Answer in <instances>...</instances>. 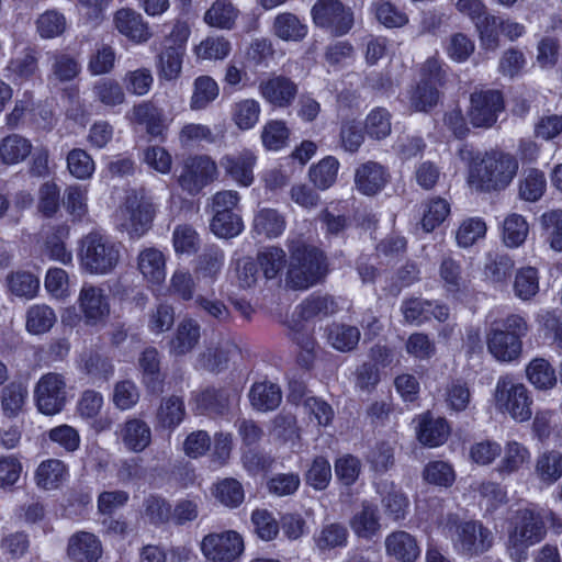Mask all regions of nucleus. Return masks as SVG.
I'll list each match as a JSON object with an SVG mask.
<instances>
[{
  "label": "nucleus",
  "mask_w": 562,
  "mask_h": 562,
  "mask_svg": "<svg viewBox=\"0 0 562 562\" xmlns=\"http://www.w3.org/2000/svg\"><path fill=\"white\" fill-rule=\"evenodd\" d=\"M290 263L286 285L293 290H306L318 283L326 274L323 252L307 245L301 237L289 239Z\"/></svg>",
  "instance_id": "obj_1"
},
{
  "label": "nucleus",
  "mask_w": 562,
  "mask_h": 562,
  "mask_svg": "<svg viewBox=\"0 0 562 562\" xmlns=\"http://www.w3.org/2000/svg\"><path fill=\"white\" fill-rule=\"evenodd\" d=\"M78 257L85 272L105 276L120 262L121 244L100 232H91L81 238Z\"/></svg>",
  "instance_id": "obj_2"
},
{
  "label": "nucleus",
  "mask_w": 562,
  "mask_h": 562,
  "mask_svg": "<svg viewBox=\"0 0 562 562\" xmlns=\"http://www.w3.org/2000/svg\"><path fill=\"white\" fill-rule=\"evenodd\" d=\"M528 331L529 325L525 317L509 314L492 324L486 336L487 349L499 361H514L521 355L522 338Z\"/></svg>",
  "instance_id": "obj_3"
},
{
  "label": "nucleus",
  "mask_w": 562,
  "mask_h": 562,
  "mask_svg": "<svg viewBox=\"0 0 562 562\" xmlns=\"http://www.w3.org/2000/svg\"><path fill=\"white\" fill-rule=\"evenodd\" d=\"M546 525L539 512L520 508L512 516L508 528L507 552L521 562L528 558L530 547L539 543L546 536Z\"/></svg>",
  "instance_id": "obj_4"
},
{
  "label": "nucleus",
  "mask_w": 562,
  "mask_h": 562,
  "mask_svg": "<svg viewBox=\"0 0 562 562\" xmlns=\"http://www.w3.org/2000/svg\"><path fill=\"white\" fill-rule=\"evenodd\" d=\"M454 549L467 557H479L494 543V533L479 520H460L450 516L445 525Z\"/></svg>",
  "instance_id": "obj_5"
},
{
  "label": "nucleus",
  "mask_w": 562,
  "mask_h": 562,
  "mask_svg": "<svg viewBox=\"0 0 562 562\" xmlns=\"http://www.w3.org/2000/svg\"><path fill=\"white\" fill-rule=\"evenodd\" d=\"M517 170L518 161L515 157L504 153H491L474 166L470 177L481 190H502L512 182Z\"/></svg>",
  "instance_id": "obj_6"
},
{
  "label": "nucleus",
  "mask_w": 562,
  "mask_h": 562,
  "mask_svg": "<svg viewBox=\"0 0 562 562\" xmlns=\"http://www.w3.org/2000/svg\"><path fill=\"white\" fill-rule=\"evenodd\" d=\"M494 401L496 408L507 413L514 420L522 423L532 416V398L524 383L505 375L497 380Z\"/></svg>",
  "instance_id": "obj_7"
},
{
  "label": "nucleus",
  "mask_w": 562,
  "mask_h": 562,
  "mask_svg": "<svg viewBox=\"0 0 562 562\" xmlns=\"http://www.w3.org/2000/svg\"><path fill=\"white\" fill-rule=\"evenodd\" d=\"M155 213L154 204L135 190L126 192L116 210L121 227L132 238H139L150 229Z\"/></svg>",
  "instance_id": "obj_8"
},
{
  "label": "nucleus",
  "mask_w": 562,
  "mask_h": 562,
  "mask_svg": "<svg viewBox=\"0 0 562 562\" xmlns=\"http://www.w3.org/2000/svg\"><path fill=\"white\" fill-rule=\"evenodd\" d=\"M218 176L216 161L209 155L200 154L183 160L177 181L184 192L194 196L217 180Z\"/></svg>",
  "instance_id": "obj_9"
},
{
  "label": "nucleus",
  "mask_w": 562,
  "mask_h": 562,
  "mask_svg": "<svg viewBox=\"0 0 562 562\" xmlns=\"http://www.w3.org/2000/svg\"><path fill=\"white\" fill-rule=\"evenodd\" d=\"M34 397L42 414L48 416L58 414L67 402L65 378L56 372L44 374L35 385Z\"/></svg>",
  "instance_id": "obj_10"
},
{
  "label": "nucleus",
  "mask_w": 562,
  "mask_h": 562,
  "mask_svg": "<svg viewBox=\"0 0 562 562\" xmlns=\"http://www.w3.org/2000/svg\"><path fill=\"white\" fill-rule=\"evenodd\" d=\"M312 15L316 25L337 36L348 33L353 24L351 10L339 0H318L312 8Z\"/></svg>",
  "instance_id": "obj_11"
},
{
  "label": "nucleus",
  "mask_w": 562,
  "mask_h": 562,
  "mask_svg": "<svg viewBox=\"0 0 562 562\" xmlns=\"http://www.w3.org/2000/svg\"><path fill=\"white\" fill-rule=\"evenodd\" d=\"M201 550L204 557L213 562H233L243 550L241 537L232 530L209 533L201 542Z\"/></svg>",
  "instance_id": "obj_12"
},
{
  "label": "nucleus",
  "mask_w": 562,
  "mask_h": 562,
  "mask_svg": "<svg viewBox=\"0 0 562 562\" xmlns=\"http://www.w3.org/2000/svg\"><path fill=\"white\" fill-rule=\"evenodd\" d=\"M470 102L468 116L474 127H491L504 109L503 97L497 90L475 91Z\"/></svg>",
  "instance_id": "obj_13"
},
{
  "label": "nucleus",
  "mask_w": 562,
  "mask_h": 562,
  "mask_svg": "<svg viewBox=\"0 0 562 562\" xmlns=\"http://www.w3.org/2000/svg\"><path fill=\"white\" fill-rule=\"evenodd\" d=\"M258 90L260 95L271 105L288 108L296 99L299 87L289 77L272 75L259 82Z\"/></svg>",
  "instance_id": "obj_14"
},
{
  "label": "nucleus",
  "mask_w": 562,
  "mask_h": 562,
  "mask_svg": "<svg viewBox=\"0 0 562 562\" xmlns=\"http://www.w3.org/2000/svg\"><path fill=\"white\" fill-rule=\"evenodd\" d=\"M78 304L88 325H97L106 319L110 304L104 291L93 284H83L80 290Z\"/></svg>",
  "instance_id": "obj_15"
},
{
  "label": "nucleus",
  "mask_w": 562,
  "mask_h": 562,
  "mask_svg": "<svg viewBox=\"0 0 562 562\" xmlns=\"http://www.w3.org/2000/svg\"><path fill=\"white\" fill-rule=\"evenodd\" d=\"M113 23L119 33L136 44L146 43L153 35L148 23L133 9L117 10L113 16Z\"/></svg>",
  "instance_id": "obj_16"
},
{
  "label": "nucleus",
  "mask_w": 562,
  "mask_h": 562,
  "mask_svg": "<svg viewBox=\"0 0 562 562\" xmlns=\"http://www.w3.org/2000/svg\"><path fill=\"white\" fill-rule=\"evenodd\" d=\"M220 164L226 176L243 187H249L254 182V167L256 156L250 150L224 155Z\"/></svg>",
  "instance_id": "obj_17"
},
{
  "label": "nucleus",
  "mask_w": 562,
  "mask_h": 562,
  "mask_svg": "<svg viewBox=\"0 0 562 562\" xmlns=\"http://www.w3.org/2000/svg\"><path fill=\"white\" fill-rule=\"evenodd\" d=\"M390 175L384 166L376 161L360 165L355 172L356 188L364 195H374L389 182Z\"/></svg>",
  "instance_id": "obj_18"
},
{
  "label": "nucleus",
  "mask_w": 562,
  "mask_h": 562,
  "mask_svg": "<svg viewBox=\"0 0 562 562\" xmlns=\"http://www.w3.org/2000/svg\"><path fill=\"white\" fill-rule=\"evenodd\" d=\"M101 552L100 541L90 532H77L68 541L67 553L75 562H97Z\"/></svg>",
  "instance_id": "obj_19"
},
{
  "label": "nucleus",
  "mask_w": 562,
  "mask_h": 562,
  "mask_svg": "<svg viewBox=\"0 0 562 562\" xmlns=\"http://www.w3.org/2000/svg\"><path fill=\"white\" fill-rule=\"evenodd\" d=\"M137 269L147 282L161 284L166 278L165 255L154 247L143 249L137 256Z\"/></svg>",
  "instance_id": "obj_20"
},
{
  "label": "nucleus",
  "mask_w": 562,
  "mask_h": 562,
  "mask_svg": "<svg viewBox=\"0 0 562 562\" xmlns=\"http://www.w3.org/2000/svg\"><path fill=\"white\" fill-rule=\"evenodd\" d=\"M124 446L133 452L144 451L151 442V429L139 418L127 419L119 431Z\"/></svg>",
  "instance_id": "obj_21"
},
{
  "label": "nucleus",
  "mask_w": 562,
  "mask_h": 562,
  "mask_svg": "<svg viewBox=\"0 0 562 562\" xmlns=\"http://www.w3.org/2000/svg\"><path fill=\"white\" fill-rule=\"evenodd\" d=\"M201 326L192 318L182 319L169 342L170 352L175 356H183L191 352L199 344Z\"/></svg>",
  "instance_id": "obj_22"
},
{
  "label": "nucleus",
  "mask_w": 562,
  "mask_h": 562,
  "mask_svg": "<svg viewBox=\"0 0 562 562\" xmlns=\"http://www.w3.org/2000/svg\"><path fill=\"white\" fill-rule=\"evenodd\" d=\"M529 461V449L516 440H509L504 447V454L495 471L502 479H505L519 472Z\"/></svg>",
  "instance_id": "obj_23"
},
{
  "label": "nucleus",
  "mask_w": 562,
  "mask_h": 562,
  "mask_svg": "<svg viewBox=\"0 0 562 562\" xmlns=\"http://www.w3.org/2000/svg\"><path fill=\"white\" fill-rule=\"evenodd\" d=\"M239 400L236 389H207L198 397V406L210 414H224Z\"/></svg>",
  "instance_id": "obj_24"
},
{
  "label": "nucleus",
  "mask_w": 562,
  "mask_h": 562,
  "mask_svg": "<svg viewBox=\"0 0 562 562\" xmlns=\"http://www.w3.org/2000/svg\"><path fill=\"white\" fill-rule=\"evenodd\" d=\"M416 434L417 439L424 446L438 447L447 440L449 426L443 418H434L429 414H425L418 418Z\"/></svg>",
  "instance_id": "obj_25"
},
{
  "label": "nucleus",
  "mask_w": 562,
  "mask_h": 562,
  "mask_svg": "<svg viewBox=\"0 0 562 562\" xmlns=\"http://www.w3.org/2000/svg\"><path fill=\"white\" fill-rule=\"evenodd\" d=\"M385 550L391 557L402 562H414L419 557L416 539L406 531H395L385 539Z\"/></svg>",
  "instance_id": "obj_26"
},
{
  "label": "nucleus",
  "mask_w": 562,
  "mask_h": 562,
  "mask_svg": "<svg viewBox=\"0 0 562 562\" xmlns=\"http://www.w3.org/2000/svg\"><path fill=\"white\" fill-rule=\"evenodd\" d=\"M186 414V405L181 396L164 397L156 412V425L161 429L173 430L182 423Z\"/></svg>",
  "instance_id": "obj_27"
},
{
  "label": "nucleus",
  "mask_w": 562,
  "mask_h": 562,
  "mask_svg": "<svg viewBox=\"0 0 562 562\" xmlns=\"http://www.w3.org/2000/svg\"><path fill=\"white\" fill-rule=\"evenodd\" d=\"M533 474L544 485H552L562 477V453L547 450L540 453L533 465Z\"/></svg>",
  "instance_id": "obj_28"
},
{
  "label": "nucleus",
  "mask_w": 562,
  "mask_h": 562,
  "mask_svg": "<svg viewBox=\"0 0 562 562\" xmlns=\"http://www.w3.org/2000/svg\"><path fill=\"white\" fill-rule=\"evenodd\" d=\"M379 493L385 514L393 520L404 519L408 508V499L393 482L383 481L379 484Z\"/></svg>",
  "instance_id": "obj_29"
},
{
  "label": "nucleus",
  "mask_w": 562,
  "mask_h": 562,
  "mask_svg": "<svg viewBox=\"0 0 562 562\" xmlns=\"http://www.w3.org/2000/svg\"><path fill=\"white\" fill-rule=\"evenodd\" d=\"M239 350L233 342H225L206 349L199 356V363L203 369L220 372L227 368L229 361L238 355Z\"/></svg>",
  "instance_id": "obj_30"
},
{
  "label": "nucleus",
  "mask_w": 562,
  "mask_h": 562,
  "mask_svg": "<svg viewBox=\"0 0 562 562\" xmlns=\"http://www.w3.org/2000/svg\"><path fill=\"white\" fill-rule=\"evenodd\" d=\"M281 398L280 387L269 382L255 383L249 392L251 406L260 412L276 409L280 405Z\"/></svg>",
  "instance_id": "obj_31"
},
{
  "label": "nucleus",
  "mask_w": 562,
  "mask_h": 562,
  "mask_svg": "<svg viewBox=\"0 0 562 562\" xmlns=\"http://www.w3.org/2000/svg\"><path fill=\"white\" fill-rule=\"evenodd\" d=\"M326 331L328 344L341 352L356 349L361 336L358 327L348 324L334 323L327 327Z\"/></svg>",
  "instance_id": "obj_32"
},
{
  "label": "nucleus",
  "mask_w": 562,
  "mask_h": 562,
  "mask_svg": "<svg viewBox=\"0 0 562 562\" xmlns=\"http://www.w3.org/2000/svg\"><path fill=\"white\" fill-rule=\"evenodd\" d=\"M380 518L375 505L363 503L360 512L351 519V528L359 537L367 540L372 539L380 530Z\"/></svg>",
  "instance_id": "obj_33"
},
{
  "label": "nucleus",
  "mask_w": 562,
  "mask_h": 562,
  "mask_svg": "<svg viewBox=\"0 0 562 562\" xmlns=\"http://www.w3.org/2000/svg\"><path fill=\"white\" fill-rule=\"evenodd\" d=\"M57 316L46 304H34L26 310L25 328L32 335H42L52 329Z\"/></svg>",
  "instance_id": "obj_34"
},
{
  "label": "nucleus",
  "mask_w": 562,
  "mask_h": 562,
  "mask_svg": "<svg viewBox=\"0 0 562 562\" xmlns=\"http://www.w3.org/2000/svg\"><path fill=\"white\" fill-rule=\"evenodd\" d=\"M32 151V143L19 135L11 134L0 142V160L5 165L24 161Z\"/></svg>",
  "instance_id": "obj_35"
},
{
  "label": "nucleus",
  "mask_w": 562,
  "mask_h": 562,
  "mask_svg": "<svg viewBox=\"0 0 562 562\" xmlns=\"http://www.w3.org/2000/svg\"><path fill=\"white\" fill-rule=\"evenodd\" d=\"M7 288L9 292L20 299L32 300L40 290V279L29 271H14L7 276Z\"/></svg>",
  "instance_id": "obj_36"
},
{
  "label": "nucleus",
  "mask_w": 562,
  "mask_h": 562,
  "mask_svg": "<svg viewBox=\"0 0 562 562\" xmlns=\"http://www.w3.org/2000/svg\"><path fill=\"white\" fill-rule=\"evenodd\" d=\"M67 476V467L57 459L43 461L36 472L35 481L38 487L43 490L57 488Z\"/></svg>",
  "instance_id": "obj_37"
},
{
  "label": "nucleus",
  "mask_w": 562,
  "mask_h": 562,
  "mask_svg": "<svg viewBox=\"0 0 562 562\" xmlns=\"http://www.w3.org/2000/svg\"><path fill=\"white\" fill-rule=\"evenodd\" d=\"M285 228V218L274 209H261L254 217V231L267 238L280 236Z\"/></svg>",
  "instance_id": "obj_38"
},
{
  "label": "nucleus",
  "mask_w": 562,
  "mask_h": 562,
  "mask_svg": "<svg viewBox=\"0 0 562 562\" xmlns=\"http://www.w3.org/2000/svg\"><path fill=\"white\" fill-rule=\"evenodd\" d=\"M223 128L214 133L210 126L199 123H189L182 126L179 132V142L182 146L189 147L201 143L214 144L224 138Z\"/></svg>",
  "instance_id": "obj_39"
},
{
  "label": "nucleus",
  "mask_w": 562,
  "mask_h": 562,
  "mask_svg": "<svg viewBox=\"0 0 562 562\" xmlns=\"http://www.w3.org/2000/svg\"><path fill=\"white\" fill-rule=\"evenodd\" d=\"M273 33L283 41L299 42L307 34V26L290 12L278 14L273 21Z\"/></svg>",
  "instance_id": "obj_40"
},
{
  "label": "nucleus",
  "mask_w": 562,
  "mask_h": 562,
  "mask_svg": "<svg viewBox=\"0 0 562 562\" xmlns=\"http://www.w3.org/2000/svg\"><path fill=\"white\" fill-rule=\"evenodd\" d=\"M238 16V10L231 0H216L204 14V22L213 27L231 30Z\"/></svg>",
  "instance_id": "obj_41"
},
{
  "label": "nucleus",
  "mask_w": 562,
  "mask_h": 562,
  "mask_svg": "<svg viewBox=\"0 0 562 562\" xmlns=\"http://www.w3.org/2000/svg\"><path fill=\"white\" fill-rule=\"evenodd\" d=\"M69 236V227L59 225L53 228L52 233L46 237L44 252L53 260L64 265L70 263L72 255L67 250L65 239Z\"/></svg>",
  "instance_id": "obj_42"
},
{
  "label": "nucleus",
  "mask_w": 562,
  "mask_h": 562,
  "mask_svg": "<svg viewBox=\"0 0 562 562\" xmlns=\"http://www.w3.org/2000/svg\"><path fill=\"white\" fill-rule=\"evenodd\" d=\"M270 435L282 443H294L300 440L301 435L296 417L291 413L282 411L272 419Z\"/></svg>",
  "instance_id": "obj_43"
},
{
  "label": "nucleus",
  "mask_w": 562,
  "mask_h": 562,
  "mask_svg": "<svg viewBox=\"0 0 562 562\" xmlns=\"http://www.w3.org/2000/svg\"><path fill=\"white\" fill-rule=\"evenodd\" d=\"M513 290L519 300L530 301L539 292L538 270L533 267L519 269L515 274Z\"/></svg>",
  "instance_id": "obj_44"
},
{
  "label": "nucleus",
  "mask_w": 562,
  "mask_h": 562,
  "mask_svg": "<svg viewBox=\"0 0 562 562\" xmlns=\"http://www.w3.org/2000/svg\"><path fill=\"white\" fill-rule=\"evenodd\" d=\"M133 120L138 124H145L148 134L159 136L164 131L162 112L149 102L135 105L132 111Z\"/></svg>",
  "instance_id": "obj_45"
},
{
  "label": "nucleus",
  "mask_w": 562,
  "mask_h": 562,
  "mask_svg": "<svg viewBox=\"0 0 562 562\" xmlns=\"http://www.w3.org/2000/svg\"><path fill=\"white\" fill-rule=\"evenodd\" d=\"M529 382L539 390L552 389L557 383L555 370L542 358L533 359L526 369Z\"/></svg>",
  "instance_id": "obj_46"
},
{
  "label": "nucleus",
  "mask_w": 562,
  "mask_h": 562,
  "mask_svg": "<svg viewBox=\"0 0 562 562\" xmlns=\"http://www.w3.org/2000/svg\"><path fill=\"white\" fill-rule=\"evenodd\" d=\"M193 86L194 90L190 100L192 110H203L218 97V85L209 76L198 77Z\"/></svg>",
  "instance_id": "obj_47"
},
{
  "label": "nucleus",
  "mask_w": 562,
  "mask_h": 562,
  "mask_svg": "<svg viewBox=\"0 0 562 562\" xmlns=\"http://www.w3.org/2000/svg\"><path fill=\"white\" fill-rule=\"evenodd\" d=\"M260 112L261 106L257 100L244 99L234 104L232 117L238 128L247 131L258 123Z\"/></svg>",
  "instance_id": "obj_48"
},
{
  "label": "nucleus",
  "mask_w": 562,
  "mask_h": 562,
  "mask_svg": "<svg viewBox=\"0 0 562 562\" xmlns=\"http://www.w3.org/2000/svg\"><path fill=\"white\" fill-rule=\"evenodd\" d=\"M27 397V389L22 383L12 382L1 391V407L7 417H15L22 411Z\"/></svg>",
  "instance_id": "obj_49"
},
{
  "label": "nucleus",
  "mask_w": 562,
  "mask_h": 562,
  "mask_svg": "<svg viewBox=\"0 0 562 562\" xmlns=\"http://www.w3.org/2000/svg\"><path fill=\"white\" fill-rule=\"evenodd\" d=\"M231 50L232 45L224 36H207L194 48L196 57L204 60H223Z\"/></svg>",
  "instance_id": "obj_50"
},
{
  "label": "nucleus",
  "mask_w": 562,
  "mask_h": 562,
  "mask_svg": "<svg viewBox=\"0 0 562 562\" xmlns=\"http://www.w3.org/2000/svg\"><path fill=\"white\" fill-rule=\"evenodd\" d=\"M514 261L506 255L488 256L484 267V278L493 284H505L512 276Z\"/></svg>",
  "instance_id": "obj_51"
},
{
  "label": "nucleus",
  "mask_w": 562,
  "mask_h": 562,
  "mask_svg": "<svg viewBox=\"0 0 562 562\" xmlns=\"http://www.w3.org/2000/svg\"><path fill=\"white\" fill-rule=\"evenodd\" d=\"M439 277L448 292L457 293L465 286L461 265L450 256L442 258L439 266Z\"/></svg>",
  "instance_id": "obj_52"
},
{
  "label": "nucleus",
  "mask_w": 562,
  "mask_h": 562,
  "mask_svg": "<svg viewBox=\"0 0 562 562\" xmlns=\"http://www.w3.org/2000/svg\"><path fill=\"white\" fill-rule=\"evenodd\" d=\"M143 516L154 526H162L172 517L171 505L162 497L149 495L143 503Z\"/></svg>",
  "instance_id": "obj_53"
},
{
  "label": "nucleus",
  "mask_w": 562,
  "mask_h": 562,
  "mask_svg": "<svg viewBox=\"0 0 562 562\" xmlns=\"http://www.w3.org/2000/svg\"><path fill=\"white\" fill-rule=\"evenodd\" d=\"M290 130L285 122L271 120L267 122L261 132L262 145L268 150H279L288 145Z\"/></svg>",
  "instance_id": "obj_54"
},
{
  "label": "nucleus",
  "mask_w": 562,
  "mask_h": 562,
  "mask_svg": "<svg viewBox=\"0 0 562 562\" xmlns=\"http://www.w3.org/2000/svg\"><path fill=\"white\" fill-rule=\"evenodd\" d=\"M88 191L81 186H70L64 192V206L74 221H81L88 214Z\"/></svg>",
  "instance_id": "obj_55"
},
{
  "label": "nucleus",
  "mask_w": 562,
  "mask_h": 562,
  "mask_svg": "<svg viewBox=\"0 0 562 562\" xmlns=\"http://www.w3.org/2000/svg\"><path fill=\"white\" fill-rule=\"evenodd\" d=\"M49 60L52 63V75L61 82L75 79L81 70L78 60L67 54L52 53L49 54Z\"/></svg>",
  "instance_id": "obj_56"
},
{
  "label": "nucleus",
  "mask_w": 562,
  "mask_h": 562,
  "mask_svg": "<svg viewBox=\"0 0 562 562\" xmlns=\"http://www.w3.org/2000/svg\"><path fill=\"white\" fill-rule=\"evenodd\" d=\"M286 256L283 249L279 247H267L258 252L257 265L260 266L263 276L267 279H273L284 268Z\"/></svg>",
  "instance_id": "obj_57"
},
{
  "label": "nucleus",
  "mask_w": 562,
  "mask_h": 562,
  "mask_svg": "<svg viewBox=\"0 0 562 562\" xmlns=\"http://www.w3.org/2000/svg\"><path fill=\"white\" fill-rule=\"evenodd\" d=\"M210 227L216 236L232 238L243 232L244 223L237 212L222 213L213 215Z\"/></svg>",
  "instance_id": "obj_58"
},
{
  "label": "nucleus",
  "mask_w": 562,
  "mask_h": 562,
  "mask_svg": "<svg viewBox=\"0 0 562 562\" xmlns=\"http://www.w3.org/2000/svg\"><path fill=\"white\" fill-rule=\"evenodd\" d=\"M92 91L95 99L106 106H116L125 101L124 90L114 79L103 78L97 81Z\"/></svg>",
  "instance_id": "obj_59"
},
{
  "label": "nucleus",
  "mask_w": 562,
  "mask_h": 562,
  "mask_svg": "<svg viewBox=\"0 0 562 562\" xmlns=\"http://www.w3.org/2000/svg\"><path fill=\"white\" fill-rule=\"evenodd\" d=\"M546 187L544 173L530 169L519 181V196L525 201L536 202L543 195Z\"/></svg>",
  "instance_id": "obj_60"
},
{
  "label": "nucleus",
  "mask_w": 562,
  "mask_h": 562,
  "mask_svg": "<svg viewBox=\"0 0 562 562\" xmlns=\"http://www.w3.org/2000/svg\"><path fill=\"white\" fill-rule=\"evenodd\" d=\"M438 99V88L434 85H428L427 81H419L411 91L409 106L414 111L427 112L437 104Z\"/></svg>",
  "instance_id": "obj_61"
},
{
  "label": "nucleus",
  "mask_w": 562,
  "mask_h": 562,
  "mask_svg": "<svg viewBox=\"0 0 562 562\" xmlns=\"http://www.w3.org/2000/svg\"><path fill=\"white\" fill-rule=\"evenodd\" d=\"M338 168V160L328 156L311 168L310 179L317 188L325 190L336 181Z\"/></svg>",
  "instance_id": "obj_62"
},
{
  "label": "nucleus",
  "mask_w": 562,
  "mask_h": 562,
  "mask_svg": "<svg viewBox=\"0 0 562 562\" xmlns=\"http://www.w3.org/2000/svg\"><path fill=\"white\" fill-rule=\"evenodd\" d=\"M528 231V224L521 215L510 214L503 224V240L508 247H518L525 241Z\"/></svg>",
  "instance_id": "obj_63"
},
{
  "label": "nucleus",
  "mask_w": 562,
  "mask_h": 562,
  "mask_svg": "<svg viewBox=\"0 0 562 562\" xmlns=\"http://www.w3.org/2000/svg\"><path fill=\"white\" fill-rule=\"evenodd\" d=\"M485 233V222L479 217H470L460 224L456 233V240L460 247L468 248L483 238Z\"/></svg>",
  "instance_id": "obj_64"
}]
</instances>
